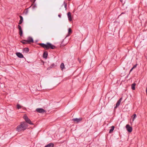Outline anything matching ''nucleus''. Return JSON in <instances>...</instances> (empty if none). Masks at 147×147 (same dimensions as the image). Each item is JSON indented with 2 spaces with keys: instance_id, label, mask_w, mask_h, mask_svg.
Here are the masks:
<instances>
[{
  "instance_id": "obj_14",
  "label": "nucleus",
  "mask_w": 147,
  "mask_h": 147,
  "mask_svg": "<svg viewBox=\"0 0 147 147\" xmlns=\"http://www.w3.org/2000/svg\"><path fill=\"white\" fill-rule=\"evenodd\" d=\"M19 17L20 18V20L19 21V24H22V22H23V17L21 16H20Z\"/></svg>"
},
{
  "instance_id": "obj_3",
  "label": "nucleus",
  "mask_w": 147,
  "mask_h": 147,
  "mask_svg": "<svg viewBox=\"0 0 147 147\" xmlns=\"http://www.w3.org/2000/svg\"><path fill=\"white\" fill-rule=\"evenodd\" d=\"M23 118L25 120L27 123H28L30 125L33 124L32 123V122L30 120V119L28 118V117L26 115H25L23 116Z\"/></svg>"
},
{
  "instance_id": "obj_24",
  "label": "nucleus",
  "mask_w": 147,
  "mask_h": 147,
  "mask_svg": "<svg viewBox=\"0 0 147 147\" xmlns=\"http://www.w3.org/2000/svg\"><path fill=\"white\" fill-rule=\"evenodd\" d=\"M136 117V114H134L132 116V117L133 119V120Z\"/></svg>"
},
{
  "instance_id": "obj_5",
  "label": "nucleus",
  "mask_w": 147,
  "mask_h": 147,
  "mask_svg": "<svg viewBox=\"0 0 147 147\" xmlns=\"http://www.w3.org/2000/svg\"><path fill=\"white\" fill-rule=\"evenodd\" d=\"M36 111L38 113H44L46 112V111L42 108H38L36 109Z\"/></svg>"
},
{
  "instance_id": "obj_25",
  "label": "nucleus",
  "mask_w": 147,
  "mask_h": 147,
  "mask_svg": "<svg viewBox=\"0 0 147 147\" xmlns=\"http://www.w3.org/2000/svg\"><path fill=\"white\" fill-rule=\"evenodd\" d=\"M17 107L18 109H19L21 108V107L19 104H18L17 106Z\"/></svg>"
},
{
  "instance_id": "obj_22",
  "label": "nucleus",
  "mask_w": 147,
  "mask_h": 147,
  "mask_svg": "<svg viewBox=\"0 0 147 147\" xmlns=\"http://www.w3.org/2000/svg\"><path fill=\"white\" fill-rule=\"evenodd\" d=\"M21 42L22 43L24 44H28L27 42H26V40H23L21 41Z\"/></svg>"
},
{
  "instance_id": "obj_9",
  "label": "nucleus",
  "mask_w": 147,
  "mask_h": 147,
  "mask_svg": "<svg viewBox=\"0 0 147 147\" xmlns=\"http://www.w3.org/2000/svg\"><path fill=\"white\" fill-rule=\"evenodd\" d=\"M56 66V64H54V63H52L50 66L47 68V69L49 70L51 68H54Z\"/></svg>"
},
{
  "instance_id": "obj_20",
  "label": "nucleus",
  "mask_w": 147,
  "mask_h": 147,
  "mask_svg": "<svg viewBox=\"0 0 147 147\" xmlns=\"http://www.w3.org/2000/svg\"><path fill=\"white\" fill-rule=\"evenodd\" d=\"M19 34L20 36H22L23 34V31L22 29L19 30Z\"/></svg>"
},
{
  "instance_id": "obj_15",
  "label": "nucleus",
  "mask_w": 147,
  "mask_h": 147,
  "mask_svg": "<svg viewBox=\"0 0 147 147\" xmlns=\"http://www.w3.org/2000/svg\"><path fill=\"white\" fill-rule=\"evenodd\" d=\"M115 127L114 126H112L111 127V128L109 130V133H111L113 132V131Z\"/></svg>"
},
{
  "instance_id": "obj_32",
  "label": "nucleus",
  "mask_w": 147,
  "mask_h": 147,
  "mask_svg": "<svg viewBox=\"0 0 147 147\" xmlns=\"http://www.w3.org/2000/svg\"><path fill=\"white\" fill-rule=\"evenodd\" d=\"M125 12H123V13H121V14L120 15H121L122 14H125Z\"/></svg>"
},
{
  "instance_id": "obj_12",
  "label": "nucleus",
  "mask_w": 147,
  "mask_h": 147,
  "mask_svg": "<svg viewBox=\"0 0 147 147\" xmlns=\"http://www.w3.org/2000/svg\"><path fill=\"white\" fill-rule=\"evenodd\" d=\"M48 56V52L45 51L44 52L43 54V57L44 58L46 59Z\"/></svg>"
},
{
  "instance_id": "obj_8",
  "label": "nucleus",
  "mask_w": 147,
  "mask_h": 147,
  "mask_svg": "<svg viewBox=\"0 0 147 147\" xmlns=\"http://www.w3.org/2000/svg\"><path fill=\"white\" fill-rule=\"evenodd\" d=\"M67 15L69 20V21H71L72 20V19L71 18V13L70 12H68L67 13Z\"/></svg>"
},
{
  "instance_id": "obj_28",
  "label": "nucleus",
  "mask_w": 147,
  "mask_h": 147,
  "mask_svg": "<svg viewBox=\"0 0 147 147\" xmlns=\"http://www.w3.org/2000/svg\"><path fill=\"white\" fill-rule=\"evenodd\" d=\"M137 65V64H136V65H134L133 67H132L133 68V69H134L136 67V66Z\"/></svg>"
},
{
  "instance_id": "obj_26",
  "label": "nucleus",
  "mask_w": 147,
  "mask_h": 147,
  "mask_svg": "<svg viewBox=\"0 0 147 147\" xmlns=\"http://www.w3.org/2000/svg\"><path fill=\"white\" fill-rule=\"evenodd\" d=\"M18 28L19 30L22 29V28L21 26L20 25H18Z\"/></svg>"
},
{
  "instance_id": "obj_31",
  "label": "nucleus",
  "mask_w": 147,
  "mask_h": 147,
  "mask_svg": "<svg viewBox=\"0 0 147 147\" xmlns=\"http://www.w3.org/2000/svg\"><path fill=\"white\" fill-rule=\"evenodd\" d=\"M133 69V68H132L130 70V71H129V73H130L131 71H132V70Z\"/></svg>"
},
{
  "instance_id": "obj_2",
  "label": "nucleus",
  "mask_w": 147,
  "mask_h": 147,
  "mask_svg": "<svg viewBox=\"0 0 147 147\" xmlns=\"http://www.w3.org/2000/svg\"><path fill=\"white\" fill-rule=\"evenodd\" d=\"M28 127V125L25 122H21L20 124L18 125L16 128V130L18 131H21L25 130Z\"/></svg>"
},
{
  "instance_id": "obj_30",
  "label": "nucleus",
  "mask_w": 147,
  "mask_h": 147,
  "mask_svg": "<svg viewBox=\"0 0 147 147\" xmlns=\"http://www.w3.org/2000/svg\"><path fill=\"white\" fill-rule=\"evenodd\" d=\"M58 16L59 17L61 18V14H59L58 15Z\"/></svg>"
},
{
  "instance_id": "obj_13",
  "label": "nucleus",
  "mask_w": 147,
  "mask_h": 147,
  "mask_svg": "<svg viewBox=\"0 0 147 147\" xmlns=\"http://www.w3.org/2000/svg\"><path fill=\"white\" fill-rule=\"evenodd\" d=\"M54 144L53 143H50L47 145H46L45 147H54Z\"/></svg>"
},
{
  "instance_id": "obj_16",
  "label": "nucleus",
  "mask_w": 147,
  "mask_h": 147,
  "mask_svg": "<svg viewBox=\"0 0 147 147\" xmlns=\"http://www.w3.org/2000/svg\"><path fill=\"white\" fill-rule=\"evenodd\" d=\"M120 103V102L118 101L116 104L115 106L114 107V109H115L117 108L119 105Z\"/></svg>"
},
{
  "instance_id": "obj_17",
  "label": "nucleus",
  "mask_w": 147,
  "mask_h": 147,
  "mask_svg": "<svg viewBox=\"0 0 147 147\" xmlns=\"http://www.w3.org/2000/svg\"><path fill=\"white\" fill-rule=\"evenodd\" d=\"M136 85V84L135 83H133L131 85V89L133 90H135V86Z\"/></svg>"
},
{
  "instance_id": "obj_27",
  "label": "nucleus",
  "mask_w": 147,
  "mask_h": 147,
  "mask_svg": "<svg viewBox=\"0 0 147 147\" xmlns=\"http://www.w3.org/2000/svg\"><path fill=\"white\" fill-rule=\"evenodd\" d=\"M36 7V4H34V5L33 6H32V8L33 9L35 8Z\"/></svg>"
},
{
  "instance_id": "obj_11",
  "label": "nucleus",
  "mask_w": 147,
  "mask_h": 147,
  "mask_svg": "<svg viewBox=\"0 0 147 147\" xmlns=\"http://www.w3.org/2000/svg\"><path fill=\"white\" fill-rule=\"evenodd\" d=\"M36 1V0H31V1L32 2L33 1V3L28 8H27V9H26V10L25 12V13L26 14H27L28 13V9L30 7H31L33 5V4L35 2V1Z\"/></svg>"
},
{
  "instance_id": "obj_1",
  "label": "nucleus",
  "mask_w": 147,
  "mask_h": 147,
  "mask_svg": "<svg viewBox=\"0 0 147 147\" xmlns=\"http://www.w3.org/2000/svg\"><path fill=\"white\" fill-rule=\"evenodd\" d=\"M38 45L45 49H54L56 47L49 42H47L46 44L43 43H40Z\"/></svg>"
},
{
  "instance_id": "obj_7",
  "label": "nucleus",
  "mask_w": 147,
  "mask_h": 147,
  "mask_svg": "<svg viewBox=\"0 0 147 147\" xmlns=\"http://www.w3.org/2000/svg\"><path fill=\"white\" fill-rule=\"evenodd\" d=\"M126 129L129 132H131L132 131V127H130L129 124H127L126 126Z\"/></svg>"
},
{
  "instance_id": "obj_19",
  "label": "nucleus",
  "mask_w": 147,
  "mask_h": 147,
  "mask_svg": "<svg viewBox=\"0 0 147 147\" xmlns=\"http://www.w3.org/2000/svg\"><path fill=\"white\" fill-rule=\"evenodd\" d=\"M60 67L61 70H62L65 67L64 63H61V64Z\"/></svg>"
},
{
  "instance_id": "obj_4",
  "label": "nucleus",
  "mask_w": 147,
  "mask_h": 147,
  "mask_svg": "<svg viewBox=\"0 0 147 147\" xmlns=\"http://www.w3.org/2000/svg\"><path fill=\"white\" fill-rule=\"evenodd\" d=\"M82 119L83 118L82 117H80L79 118H74L72 120V121L75 122L76 123H78L81 121Z\"/></svg>"
},
{
  "instance_id": "obj_18",
  "label": "nucleus",
  "mask_w": 147,
  "mask_h": 147,
  "mask_svg": "<svg viewBox=\"0 0 147 147\" xmlns=\"http://www.w3.org/2000/svg\"><path fill=\"white\" fill-rule=\"evenodd\" d=\"M29 49L28 48H25L24 49V51L25 52L27 53L29 51Z\"/></svg>"
},
{
  "instance_id": "obj_6",
  "label": "nucleus",
  "mask_w": 147,
  "mask_h": 147,
  "mask_svg": "<svg viewBox=\"0 0 147 147\" xmlns=\"http://www.w3.org/2000/svg\"><path fill=\"white\" fill-rule=\"evenodd\" d=\"M26 42L30 44L31 43L34 42V40L32 37L29 36L27 40H26Z\"/></svg>"
},
{
  "instance_id": "obj_33",
  "label": "nucleus",
  "mask_w": 147,
  "mask_h": 147,
  "mask_svg": "<svg viewBox=\"0 0 147 147\" xmlns=\"http://www.w3.org/2000/svg\"><path fill=\"white\" fill-rule=\"evenodd\" d=\"M61 45H62V46H63H63H64V45H62V43H61Z\"/></svg>"
},
{
  "instance_id": "obj_10",
  "label": "nucleus",
  "mask_w": 147,
  "mask_h": 147,
  "mask_svg": "<svg viewBox=\"0 0 147 147\" xmlns=\"http://www.w3.org/2000/svg\"><path fill=\"white\" fill-rule=\"evenodd\" d=\"M17 56L19 57L20 58H23L24 57V56L21 53L18 52L16 53Z\"/></svg>"
},
{
  "instance_id": "obj_21",
  "label": "nucleus",
  "mask_w": 147,
  "mask_h": 147,
  "mask_svg": "<svg viewBox=\"0 0 147 147\" xmlns=\"http://www.w3.org/2000/svg\"><path fill=\"white\" fill-rule=\"evenodd\" d=\"M64 5L65 8V10H66L67 9V4L65 2V1H64L63 2V5Z\"/></svg>"
},
{
  "instance_id": "obj_23",
  "label": "nucleus",
  "mask_w": 147,
  "mask_h": 147,
  "mask_svg": "<svg viewBox=\"0 0 147 147\" xmlns=\"http://www.w3.org/2000/svg\"><path fill=\"white\" fill-rule=\"evenodd\" d=\"M72 32V31L71 28H69L68 30V33L69 34H70Z\"/></svg>"
},
{
  "instance_id": "obj_29",
  "label": "nucleus",
  "mask_w": 147,
  "mask_h": 147,
  "mask_svg": "<svg viewBox=\"0 0 147 147\" xmlns=\"http://www.w3.org/2000/svg\"><path fill=\"white\" fill-rule=\"evenodd\" d=\"M122 99V97L121 98L119 99L118 100V101H119L120 102H121V100Z\"/></svg>"
}]
</instances>
